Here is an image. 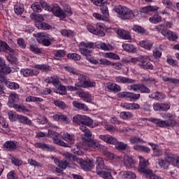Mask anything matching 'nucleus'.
I'll return each instance as SVG.
<instances>
[{
  "instance_id": "de8ad7c7",
  "label": "nucleus",
  "mask_w": 179,
  "mask_h": 179,
  "mask_svg": "<svg viewBox=\"0 0 179 179\" xmlns=\"http://www.w3.org/2000/svg\"><path fill=\"white\" fill-rule=\"evenodd\" d=\"M132 30L138 34H145L146 33L145 28L139 25H133Z\"/></svg>"
},
{
  "instance_id": "c03bdc74",
  "label": "nucleus",
  "mask_w": 179,
  "mask_h": 179,
  "mask_svg": "<svg viewBox=\"0 0 179 179\" xmlns=\"http://www.w3.org/2000/svg\"><path fill=\"white\" fill-rule=\"evenodd\" d=\"M14 10L16 15H22V13H23V12L24 11V8L23 4L17 3L14 6Z\"/></svg>"
},
{
  "instance_id": "052dcab7",
  "label": "nucleus",
  "mask_w": 179,
  "mask_h": 179,
  "mask_svg": "<svg viewBox=\"0 0 179 179\" xmlns=\"http://www.w3.org/2000/svg\"><path fill=\"white\" fill-rule=\"evenodd\" d=\"M120 116L122 120H129V118L134 117V115L131 112H122L120 113Z\"/></svg>"
},
{
  "instance_id": "a211bd4d",
  "label": "nucleus",
  "mask_w": 179,
  "mask_h": 179,
  "mask_svg": "<svg viewBox=\"0 0 179 179\" xmlns=\"http://www.w3.org/2000/svg\"><path fill=\"white\" fill-rule=\"evenodd\" d=\"M99 138L101 141H103L108 145H115V143H117V138L109 134H101Z\"/></svg>"
},
{
  "instance_id": "49530a36",
  "label": "nucleus",
  "mask_w": 179,
  "mask_h": 179,
  "mask_svg": "<svg viewBox=\"0 0 179 179\" xmlns=\"http://www.w3.org/2000/svg\"><path fill=\"white\" fill-rule=\"evenodd\" d=\"M6 86L11 90H17V89L20 87V86L17 83H13L10 81H6Z\"/></svg>"
},
{
  "instance_id": "a18cd8bd",
  "label": "nucleus",
  "mask_w": 179,
  "mask_h": 179,
  "mask_svg": "<svg viewBox=\"0 0 179 179\" xmlns=\"http://www.w3.org/2000/svg\"><path fill=\"white\" fill-rule=\"evenodd\" d=\"M79 51L81 54H83V55H85L86 58L92 55V51L89 50V46H84L83 48H80Z\"/></svg>"
},
{
  "instance_id": "3c124183",
  "label": "nucleus",
  "mask_w": 179,
  "mask_h": 179,
  "mask_svg": "<svg viewBox=\"0 0 179 179\" xmlns=\"http://www.w3.org/2000/svg\"><path fill=\"white\" fill-rule=\"evenodd\" d=\"M113 145H115V148L117 150H125V149L128 148V144L122 142H118V140H117V143Z\"/></svg>"
},
{
  "instance_id": "6e6d98bb",
  "label": "nucleus",
  "mask_w": 179,
  "mask_h": 179,
  "mask_svg": "<svg viewBox=\"0 0 179 179\" xmlns=\"http://www.w3.org/2000/svg\"><path fill=\"white\" fill-rule=\"evenodd\" d=\"M162 80H164V82H168V83H173V85H179V79L170 78L169 77L164 76L162 77Z\"/></svg>"
},
{
  "instance_id": "864d4df0",
  "label": "nucleus",
  "mask_w": 179,
  "mask_h": 179,
  "mask_svg": "<svg viewBox=\"0 0 179 179\" xmlns=\"http://www.w3.org/2000/svg\"><path fill=\"white\" fill-rule=\"evenodd\" d=\"M103 56L105 58H110V59H115V60H118L120 59V56L115 53L113 52H106L103 55Z\"/></svg>"
},
{
  "instance_id": "2eb2a0df",
  "label": "nucleus",
  "mask_w": 179,
  "mask_h": 179,
  "mask_svg": "<svg viewBox=\"0 0 179 179\" xmlns=\"http://www.w3.org/2000/svg\"><path fill=\"white\" fill-rule=\"evenodd\" d=\"M48 135L50 136H52L53 138V142L56 145H59V146H63L64 148H69V144L64 142V141L58 138V136H59V134L55 132V131H48Z\"/></svg>"
},
{
  "instance_id": "7c9ffc66",
  "label": "nucleus",
  "mask_w": 179,
  "mask_h": 179,
  "mask_svg": "<svg viewBox=\"0 0 179 179\" xmlns=\"http://www.w3.org/2000/svg\"><path fill=\"white\" fill-rule=\"evenodd\" d=\"M139 66L143 69H153V64L148 62L147 59H141L140 60Z\"/></svg>"
},
{
  "instance_id": "774afa93",
  "label": "nucleus",
  "mask_w": 179,
  "mask_h": 179,
  "mask_svg": "<svg viewBox=\"0 0 179 179\" xmlns=\"http://www.w3.org/2000/svg\"><path fill=\"white\" fill-rule=\"evenodd\" d=\"M7 179H19L15 171H11L7 174Z\"/></svg>"
},
{
  "instance_id": "a19ab883",
  "label": "nucleus",
  "mask_w": 179,
  "mask_h": 179,
  "mask_svg": "<svg viewBox=\"0 0 179 179\" xmlns=\"http://www.w3.org/2000/svg\"><path fill=\"white\" fill-rule=\"evenodd\" d=\"M33 68L34 69V71H38V72H40V71L44 72L50 70V66L45 64H35L33 66Z\"/></svg>"
},
{
  "instance_id": "e2e57ef3",
  "label": "nucleus",
  "mask_w": 179,
  "mask_h": 179,
  "mask_svg": "<svg viewBox=\"0 0 179 179\" xmlns=\"http://www.w3.org/2000/svg\"><path fill=\"white\" fill-rule=\"evenodd\" d=\"M54 104L56 106V107H58L59 108H61L62 110H65V108L66 107V103L62 101L59 100H55L54 101Z\"/></svg>"
},
{
  "instance_id": "7ed1b4c3",
  "label": "nucleus",
  "mask_w": 179,
  "mask_h": 179,
  "mask_svg": "<svg viewBox=\"0 0 179 179\" xmlns=\"http://www.w3.org/2000/svg\"><path fill=\"white\" fill-rule=\"evenodd\" d=\"M115 11L119 15V17L123 20H129L130 19H134L139 15V11L138 10H132L126 6H118L115 8Z\"/></svg>"
},
{
  "instance_id": "f257e3e1",
  "label": "nucleus",
  "mask_w": 179,
  "mask_h": 179,
  "mask_svg": "<svg viewBox=\"0 0 179 179\" xmlns=\"http://www.w3.org/2000/svg\"><path fill=\"white\" fill-rule=\"evenodd\" d=\"M164 158H159L157 164L163 170H169L170 164L173 167L179 168V156L173 153H165Z\"/></svg>"
},
{
  "instance_id": "412c9836",
  "label": "nucleus",
  "mask_w": 179,
  "mask_h": 179,
  "mask_svg": "<svg viewBox=\"0 0 179 179\" xmlns=\"http://www.w3.org/2000/svg\"><path fill=\"white\" fill-rule=\"evenodd\" d=\"M60 135L62 139L67 142L69 145H73V143H75V136L73 134H70L68 132L63 131L60 133Z\"/></svg>"
},
{
  "instance_id": "e433bc0d",
  "label": "nucleus",
  "mask_w": 179,
  "mask_h": 179,
  "mask_svg": "<svg viewBox=\"0 0 179 179\" xmlns=\"http://www.w3.org/2000/svg\"><path fill=\"white\" fill-rule=\"evenodd\" d=\"M79 97L83 99V100L87 103H92L93 101V96L90 95L89 92H81L79 94Z\"/></svg>"
},
{
  "instance_id": "0e129e2a",
  "label": "nucleus",
  "mask_w": 179,
  "mask_h": 179,
  "mask_svg": "<svg viewBox=\"0 0 179 179\" xmlns=\"http://www.w3.org/2000/svg\"><path fill=\"white\" fill-rule=\"evenodd\" d=\"M166 62L169 64V65H171V66H177L178 65L177 61H176L170 56L166 57Z\"/></svg>"
},
{
  "instance_id": "4c0bfd02",
  "label": "nucleus",
  "mask_w": 179,
  "mask_h": 179,
  "mask_svg": "<svg viewBox=\"0 0 179 179\" xmlns=\"http://www.w3.org/2000/svg\"><path fill=\"white\" fill-rule=\"evenodd\" d=\"M159 10V7L157 6H148L141 8L142 13H148L149 12H156Z\"/></svg>"
},
{
  "instance_id": "ea45409f",
  "label": "nucleus",
  "mask_w": 179,
  "mask_h": 179,
  "mask_svg": "<svg viewBox=\"0 0 179 179\" xmlns=\"http://www.w3.org/2000/svg\"><path fill=\"white\" fill-rule=\"evenodd\" d=\"M73 106L75 108H78V110H83V111H87L89 108L85 103H80L78 101H73Z\"/></svg>"
},
{
  "instance_id": "393cba45",
  "label": "nucleus",
  "mask_w": 179,
  "mask_h": 179,
  "mask_svg": "<svg viewBox=\"0 0 179 179\" xmlns=\"http://www.w3.org/2000/svg\"><path fill=\"white\" fill-rule=\"evenodd\" d=\"M124 164L127 169H134L135 167V162L129 155L124 156Z\"/></svg>"
},
{
  "instance_id": "1a4fd4ad",
  "label": "nucleus",
  "mask_w": 179,
  "mask_h": 179,
  "mask_svg": "<svg viewBox=\"0 0 179 179\" xmlns=\"http://www.w3.org/2000/svg\"><path fill=\"white\" fill-rule=\"evenodd\" d=\"M78 82L76 84L77 87H94L96 86V83L93 81H90L89 77L86 75L80 74L78 76Z\"/></svg>"
},
{
  "instance_id": "bb28decb",
  "label": "nucleus",
  "mask_w": 179,
  "mask_h": 179,
  "mask_svg": "<svg viewBox=\"0 0 179 179\" xmlns=\"http://www.w3.org/2000/svg\"><path fill=\"white\" fill-rule=\"evenodd\" d=\"M103 155L106 156L109 160H114V162H120V157H117V155H114V154L108 151V148H106V150H103L102 151Z\"/></svg>"
},
{
  "instance_id": "5701e85b",
  "label": "nucleus",
  "mask_w": 179,
  "mask_h": 179,
  "mask_svg": "<svg viewBox=\"0 0 179 179\" xmlns=\"http://www.w3.org/2000/svg\"><path fill=\"white\" fill-rule=\"evenodd\" d=\"M19 101V94L15 92H10L8 96V101L7 103V106L12 108V106L15 103H17Z\"/></svg>"
},
{
  "instance_id": "72a5a7b5",
  "label": "nucleus",
  "mask_w": 179,
  "mask_h": 179,
  "mask_svg": "<svg viewBox=\"0 0 179 179\" xmlns=\"http://www.w3.org/2000/svg\"><path fill=\"white\" fill-rule=\"evenodd\" d=\"M100 9L103 16V20L105 22H110V18H108L110 15L108 14V6H107V3L101 6Z\"/></svg>"
},
{
  "instance_id": "423d86ee",
  "label": "nucleus",
  "mask_w": 179,
  "mask_h": 179,
  "mask_svg": "<svg viewBox=\"0 0 179 179\" xmlns=\"http://www.w3.org/2000/svg\"><path fill=\"white\" fill-rule=\"evenodd\" d=\"M139 159V168L138 169L139 173H143V174H145L150 179H163L162 177L153 174L152 170L145 169L147 166H149V162L145 159L143 157L140 156Z\"/></svg>"
},
{
  "instance_id": "0eeeda50",
  "label": "nucleus",
  "mask_w": 179,
  "mask_h": 179,
  "mask_svg": "<svg viewBox=\"0 0 179 179\" xmlns=\"http://www.w3.org/2000/svg\"><path fill=\"white\" fill-rule=\"evenodd\" d=\"M155 29L161 32L164 37H166L169 41H177L178 36L174 31L166 29V27L163 24H159L155 27Z\"/></svg>"
},
{
  "instance_id": "39448f33",
  "label": "nucleus",
  "mask_w": 179,
  "mask_h": 179,
  "mask_svg": "<svg viewBox=\"0 0 179 179\" xmlns=\"http://www.w3.org/2000/svg\"><path fill=\"white\" fill-rule=\"evenodd\" d=\"M41 8H43L45 10H48V12H52L55 16L57 17H59L60 19H65L66 17V14L64 12V10L61 8L59 5L53 4L52 6L48 5L47 2L43 1L41 3Z\"/></svg>"
},
{
  "instance_id": "6ab92c4d",
  "label": "nucleus",
  "mask_w": 179,
  "mask_h": 179,
  "mask_svg": "<svg viewBox=\"0 0 179 179\" xmlns=\"http://www.w3.org/2000/svg\"><path fill=\"white\" fill-rule=\"evenodd\" d=\"M87 144L88 148H92L93 149H96L98 150H100V152H102L103 150H106L107 149V147L100 145L99 142L94 140L87 141Z\"/></svg>"
},
{
  "instance_id": "37998d69",
  "label": "nucleus",
  "mask_w": 179,
  "mask_h": 179,
  "mask_svg": "<svg viewBox=\"0 0 179 179\" xmlns=\"http://www.w3.org/2000/svg\"><path fill=\"white\" fill-rule=\"evenodd\" d=\"M19 115L16 112L10 110L8 112V120L12 122H15V121H17L19 118Z\"/></svg>"
},
{
  "instance_id": "cd10ccee",
  "label": "nucleus",
  "mask_w": 179,
  "mask_h": 179,
  "mask_svg": "<svg viewBox=\"0 0 179 179\" xmlns=\"http://www.w3.org/2000/svg\"><path fill=\"white\" fill-rule=\"evenodd\" d=\"M116 33L121 37V38H123V40H131V33L128 31L124 29H117Z\"/></svg>"
},
{
  "instance_id": "9b49d317",
  "label": "nucleus",
  "mask_w": 179,
  "mask_h": 179,
  "mask_svg": "<svg viewBox=\"0 0 179 179\" xmlns=\"http://www.w3.org/2000/svg\"><path fill=\"white\" fill-rule=\"evenodd\" d=\"M148 121H150L151 122H154V124H157L158 127H174L176 124H177L174 120L169 119V121L166 120H161L159 119L156 118H149Z\"/></svg>"
},
{
  "instance_id": "69168bd1",
  "label": "nucleus",
  "mask_w": 179,
  "mask_h": 179,
  "mask_svg": "<svg viewBox=\"0 0 179 179\" xmlns=\"http://www.w3.org/2000/svg\"><path fill=\"white\" fill-rule=\"evenodd\" d=\"M31 9L34 12H41V6L38 2H35L31 6Z\"/></svg>"
},
{
  "instance_id": "b1692460",
  "label": "nucleus",
  "mask_w": 179,
  "mask_h": 179,
  "mask_svg": "<svg viewBox=\"0 0 179 179\" xmlns=\"http://www.w3.org/2000/svg\"><path fill=\"white\" fill-rule=\"evenodd\" d=\"M119 176L120 177V178H122V179H125V178L135 179V178H136V174H135V173H134L132 171H129L120 172Z\"/></svg>"
},
{
  "instance_id": "4468645a",
  "label": "nucleus",
  "mask_w": 179,
  "mask_h": 179,
  "mask_svg": "<svg viewBox=\"0 0 179 179\" xmlns=\"http://www.w3.org/2000/svg\"><path fill=\"white\" fill-rule=\"evenodd\" d=\"M118 97L120 99H130V101H136L139 97H141V94H135L129 92H122L118 94Z\"/></svg>"
},
{
  "instance_id": "dca6fc26",
  "label": "nucleus",
  "mask_w": 179,
  "mask_h": 179,
  "mask_svg": "<svg viewBox=\"0 0 179 179\" xmlns=\"http://www.w3.org/2000/svg\"><path fill=\"white\" fill-rule=\"evenodd\" d=\"M37 36V41L39 43H42L43 45H50V44H52V43L55 41L54 38H44L47 37V34H45L44 32L38 33Z\"/></svg>"
},
{
  "instance_id": "bf43d9fd",
  "label": "nucleus",
  "mask_w": 179,
  "mask_h": 179,
  "mask_svg": "<svg viewBox=\"0 0 179 179\" xmlns=\"http://www.w3.org/2000/svg\"><path fill=\"white\" fill-rule=\"evenodd\" d=\"M67 58L73 61H80L82 57L78 53H69L67 55Z\"/></svg>"
},
{
  "instance_id": "09e8293b",
  "label": "nucleus",
  "mask_w": 179,
  "mask_h": 179,
  "mask_svg": "<svg viewBox=\"0 0 179 179\" xmlns=\"http://www.w3.org/2000/svg\"><path fill=\"white\" fill-rule=\"evenodd\" d=\"M101 124L104 127L106 131H108V132H110V134H114V132L117 131V129L114 127V126L108 123L102 122Z\"/></svg>"
},
{
  "instance_id": "338daca9",
  "label": "nucleus",
  "mask_w": 179,
  "mask_h": 179,
  "mask_svg": "<svg viewBox=\"0 0 179 179\" xmlns=\"http://www.w3.org/2000/svg\"><path fill=\"white\" fill-rule=\"evenodd\" d=\"M122 48L127 52H135L136 51V48L134 45H122Z\"/></svg>"
},
{
  "instance_id": "ddd939ff",
  "label": "nucleus",
  "mask_w": 179,
  "mask_h": 179,
  "mask_svg": "<svg viewBox=\"0 0 179 179\" xmlns=\"http://www.w3.org/2000/svg\"><path fill=\"white\" fill-rule=\"evenodd\" d=\"M64 153H66V152L63 153V156L65 159L59 162V163L58 164V167H59V168H56L57 173H62V170H65V169H66V167H71V165H69V162H75V159H69L66 158V157H65V155H64Z\"/></svg>"
},
{
  "instance_id": "f704fd0d",
  "label": "nucleus",
  "mask_w": 179,
  "mask_h": 179,
  "mask_svg": "<svg viewBox=\"0 0 179 179\" xmlns=\"http://www.w3.org/2000/svg\"><path fill=\"white\" fill-rule=\"evenodd\" d=\"M46 83H52L55 87H58L61 83H59V79L57 76L48 77L45 80Z\"/></svg>"
},
{
  "instance_id": "20e7f679",
  "label": "nucleus",
  "mask_w": 179,
  "mask_h": 179,
  "mask_svg": "<svg viewBox=\"0 0 179 179\" xmlns=\"http://www.w3.org/2000/svg\"><path fill=\"white\" fill-rule=\"evenodd\" d=\"M64 156L66 159H69L71 160V159H74L75 162L76 163H78L80 164L81 169L83 170H85V171H90L93 167H94V161L93 159H86L85 161H83L82 158H78L76 157H74L72 155V154L69 152H66L64 154Z\"/></svg>"
},
{
  "instance_id": "680f3d73",
  "label": "nucleus",
  "mask_w": 179,
  "mask_h": 179,
  "mask_svg": "<svg viewBox=\"0 0 179 179\" xmlns=\"http://www.w3.org/2000/svg\"><path fill=\"white\" fill-rule=\"evenodd\" d=\"M60 33L64 37H73L75 36V33L71 30L62 29L60 31Z\"/></svg>"
},
{
  "instance_id": "2f4dec72",
  "label": "nucleus",
  "mask_w": 179,
  "mask_h": 179,
  "mask_svg": "<svg viewBox=\"0 0 179 179\" xmlns=\"http://www.w3.org/2000/svg\"><path fill=\"white\" fill-rule=\"evenodd\" d=\"M107 89L109 92H113L114 93H118L121 90V87L115 83H108L106 84Z\"/></svg>"
},
{
  "instance_id": "aec40b11",
  "label": "nucleus",
  "mask_w": 179,
  "mask_h": 179,
  "mask_svg": "<svg viewBox=\"0 0 179 179\" xmlns=\"http://www.w3.org/2000/svg\"><path fill=\"white\" fill-rule=\"evenodd\" d=\"M21 75H23L25 78H27L29 76H37L38 73H40V71L38 70H34L31 69H22L20 70Z\"/></svg>"
},
{
  "instance_id": "473e14b6",
  "label": "nucleus",
  "mask_w": 179,
  "mask_h": 179,
  "mask_svg": "<svg viewBox=\"0 0 179 179\" xmlns=\"http://www.w3.org/2000/svg\"><path fill=\"white\" fill-rule=\"evenodd\" d=\"M115 82H117V83H134L135 82V80H134L133 79L121 76H116L115 78Z\"/></svg>"
},
{
  "instance_id": "4d7b16f0",
  "label": "nucleus",
  "mask_w": 179,
  "mask_h": 179,
  "mask_svg": "<svg viewBox=\"0 0 179 179\" xmlns=\"http://www.w3.org/2000/svg\"><path fill=\"white\" fill-rule=\"evenodd\" d=\"M57 90H56V93H59V94H62V96L66 94V88L65 86L59 84L57 87H56Z\"/></svg>"
},
{
  "instance_id": "c85d7f7f",
  "label": "nucleus",
  "mask_w": 179,
  "mask_h": 179,
  "mask_svg": "<svg viewBox=\"0 0 179 179\" xmlns=\"http://www.w3.org/2000/svg\"><path fill=\"white\" fill-rule=\"evenodd\" d=\"M112 171H107V170H102L99 172H97L96 174L97 176H99V177H101V178L103 179H114V178H113V175H111V172Z\"/></svg>"
},
{
  "instance_id": "58836bf2",
  "label": "nucleus",
  "mask_w": 179,
  "mask_h": 179,
  "mask_svg": "<svg viewBox=\"0 0 179 179\" xmlns=\"http://www.w3.org/2000/svg\"><path fill=\"white\" fill-rule=\"evenodd\" d=\"M25 101L27 103H41L44 101V99L37 96H29L26 98Z\"/></svg>"
},
{
  "instance_id": "c9c22d12",
  "label": "nucleus",
  "mask_w": 179,
  "mask_h": 179,
  "mask_svg": "<svg viewBox=\"0 0 179 179\" xmlns=\"http://www.w3.org/2000/svg\"><path fill=\"white\" fill-rule=\"evenodd\" d=\"M150 99H154L155 100H163L166 99V94L162 92H155L149 95Z\"/></svg>"
},
{
  "instance_id": "6e6552de",
  "label": "nucleus",
  "mask_w": 179,
  "mask_h": 179,
  "mask_svg": "<svg viewBox=\"0 0 179 179\" xmlns=\"http://www.w3.org/2000/svg\"><path fill=\"white\" fill-rule=\"evenodd\" d=\"M0 52H7V54H10V56L8 57L9 62H10V64H17V57L15 56L17 54V50L10 48L9 45H0Z\"/></svg>"
},
{
  "instance_id": "f3484780",
  "label": "nucleus",
  "mask_w": 179,
  "mask_h": 179,
  "mask_svg": "<svg viewBox=\"0 0 179 179\" xmlns=\"http://www.w3.org/2000/svg\"><path fill=\"white\" fill-rule=\"evenodd\" d=\"M129 90H134V92L139 90L141 93H150V90L142 84L131 85L129 87Z\"/></svg>"
},
{
  "instance_id": "603ef678",
  "label": "nucleus",
  "mask_w": 179,
  "mask_h": 179,
  "mask_svg": "<svg viewBox=\"0 0 179 179\" xmlns=\"http://www.w3.org/2000/svg\"><path fill=\"white\" fill-rule=\"evenodd\" d=\"M31 20H35V22H44V17L41 14H34L32 13L30 15Z\"/></svg>"
},
{
  "instance_id": "c756f323",
  "label": "nucleus",
  "mask_w": 179,
  "mask_h": 179,
  "mask_svg": "<svg viewBox=\"0 0 179 179\" xmlns=\"http://www.w3.org/2000/svg\"><path fill=\"white\" fill-rule=\"evenodd\" d=\"M3 148L8 149V150H16L17 149V142L8 141L4 143Z\"/></svg>"
},
{
  "instance_id": "79ce46f5",
  "label": "nucleus",
  "mask_w": 179,
  "mask_h": 179,
  "mask_svg": "<svg viewBox=\"0 0 179 179\" xmlns=\"http://www.w3.org/2000/svg\"><path fill=\"white\" fill-rule=\"evenodd\" d=\"M18 121L20 124H24L25 125H31V120L29 119L27 117H25L22 115H19Z\"/></svg>"
},
{
  "instance_id": "8fccbe9b",
  "label": "nucleus",
  "mask_w": 179,
  "mask_h": 179,
  "mask_svg": "<svg viewBox=\"0 0 179 179\" xmlns=\"http://www.w3.org/2000/svg\"><path fill=\"white\" fill-rule=\"evenodd\" d=\"M35 148H38V149H42L43 150H50L51 148L50 145L44 143H36L34 144Z\"/></svg>"
},
{
  "instance_id": "a878e982",
  "label": "nucleus",
  "mask_w": 179,
  "mask_h": 179,
  "mask_svg": "<svg viewBox=\"0 0 179 179\" xmlns=\"http://www.w3.org/2000/svg\"><path fill=\"white\" fill-rule=\"evenodd\" d=\"M11 72L10 67L5 64V59L0 58V73H10Z\"/></svg>"
},
{
  "instance_id": "13d9d810",
  "label": "nucleus",
  "mask_w": 179,
  "mask_h": 179,
  "mask_svg": "<svg viewBox=\"0 0 179 179\" xmlns=\"http://www.w3.org/2000/svg\"><path fill=\"white\" fill-rule=\"evenodd\" d=\"M12 108L16 110L18 113H23L24 111H27V109L24 107V106L19 105V104H13Z\"/></svg>"
},
{
  "instance_id": "f03ea898",
  "label": "nucleus",
  "mask_w": 179,
  "mask_h": 179,
  "mask_svg": "<svg viewBox=\"0 0 179 179\" xmlns=\"http://www.w3.org/2000/svg\"><path fill=\"white\" fill-rule=\"evenodd\" d=\"M81 124H83L80 127V129L84 133L82 138L83 141H87V139L92 138V132L85 125H87V127H90L91 128H96V127H99V123L93 122V120L90 119V117L86 115H83Z\"/></svg>"
},
{
  "instance_id": "4be33fe9",
  "label": "nucleus",
  "mask_w": 179,
  "mask_h": 179,
  "mask_svg": "<svg viewBox=\"0 0 179 179\" xmlns=\"http://www.w3.org/2000/svg\"><path fill=\"white\" fill-rule=\"evenodd\" d=\"M50 117H52L54 121H57V122H64V124H69V122H71V120L65 115L56 114Z\"/></svg>"
},
{
  "instance_id": "5fc2aeb1",
  "label": "nucleus",
  "mask_w": 179,
  "mask_h": 179,
  "mask_svg": "<svg viewBox=\"0 0 179 179\" xmlns=\"http://www.w3.org/2000/svg\"><path fill=\"white\" fill-rule=\"evenodd\" d=\"M149 20L151 23L156 24L157 23H160V22H162V17L160 15L155 14L152 17H150Z\"/></svg>"
},
{
  "instance_id": "9d476101",
  "label": "nucleus",
  "mask_w": 179,
  "mask_h": 179,
  "mask_svg": "<svg viewBox=\"0 0 179 179\" xmlns=\"http://www.w3.org/2000/svg\"><path fill=\"white\" fill-rule=\"evenodd\" d=\"M87 29L90 33H92V34L101 36V37L106 35L103 31L104 29V24L101 23H96V27L93 25H88L87 26Z\"/></svg>"
},
{
  "instance_id": "f8f14e48",
  "label": "nucleus",
  "mask_w": 179,
  "mask_h": 179,
  "mask_svg": "<svg viewBox=\"0 0 179 179\" xmlns=\"http://www.w3.org/2000/svg\"><path fill=\"white\" fill-rule=\"evenodd\" d=\"M95 164H96V173H99V171H101L102 170H106L107 171H113L111 167L108 166L104 164V159H103V158H101V157H96Z\"/></svg>"
}]
</instances>
